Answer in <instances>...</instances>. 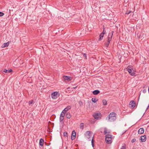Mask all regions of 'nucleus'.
<instances>
[{"label":"nucleus","instance_id":"7c9ffc66","mask_svg":"<svg viewBox=\"0 0 149 149\" xmlns=\"http://www.w3.org/2000/svg\"><path fill=\"white\" fill-rule=\"evenodd\" d=\"M4 15V13L1 12H0V17H2Z\"/></svg>","mask_w":149,"mask_h":149},{"label":"nucleus","instance_id":"a19ab883","mask_svg":"<svg viewBox=\"0 0 149 149\" xmlns=\"http://www.w3.org/2000/svg\"><path fill=\"white\" fill-rule=\"evenodd\" d=\"M132 149H135V148H133Z\"/></svg>","mask_w":149,"mask_h":149},{"label":"nucleus","instance_id":"f257e3e1","mask_svg":"<svg viewBox=\"0 0 149 149\" xmlns=\"http://www.w3.org/2000/svg\"><path fill=\"white\" fill-rule=\"evenodd\" d=\"M129 73V74L131 76H134L136 73V71L134 70L133 69V67L132 66H128L126 68Z\"/></svg>","mask_w":149,"mask_h":149},{"label":"nucleus","instance_id":"f704fd0d","mask_svg":"<svg viewBox=\"0 0 149 149\" xmlns=\"http://www.w3.org/2000/svg\"><path fill=\"white\" fill-rule=\"evenodd\" d=\"M136 141V139H133L131 141L132 143H133L135 141Z\"/></svg>","mask_w":149,"mask_h":149},{"label":"nucleus","instance_id":"bb28decb","mask_svg":"<svg viewBox=\"0 0 149 149\" xmlns=\"http://www.w3.org/2000/svg\"><path fill=\"white\" fill-rule=\"evenodd\" d=\"M63 136L65 137H68V133L67 132H65L63 133Z\"/></svg>","mask_w":149,"mask_h":149},{"label":"nucleus","instance_id":"393cba45","mask_svg":"<svg viewBox=\"0 0 149 149\" xmlns=\"http://www.w3.org/2000/svg\"><path fill=\"white\" fill-rule=\"evenodd\" d=\"M84 123H81L80 125V128L81 129L83 130L84 129Z\"/></svg>","mask_w":149,"mask_h":149},{"label":"nucleus","instance_id":"c756f323","mask_svg":"<svg viewBox=\"0 0 149 149\" xmlns=\"http://www.w3.org/2000/svg\"><path fill=\"white\" fill-rule=\"evenodd\" d=\"M33 100H30L29 102V104H32L33 103Z\"/></svg>","mask_w":149,"mask_h":149},{"label":"nucleus","instance_id":"2f4dec72","mask_svg":"<svg viewBox=\"0 0 149 149\" xmlns=\"http://www.w3.org/2000/svg\"><path fill=\"white\" fill-rule=\"evenodd\" d=\"M106 32V31L105 30V28L104 27H103V30L102 33H103V34L104 35L105 33Z\"/></svg>","mask_w":149,"mask_h":149},{"label":"nucleus","instance_id":"9b49d317","mask_svg":"<svg viewBox=\"0 0 149 149\" xmlns=\"http://www.w3.org/2000/svg\"><path fill=\"white\" fill-rule=\"evenodd\" d=\"M93 116L95 118L98 119L99 117H101L102 116L101 114L100 113H97L95 114V115Z\"/></svg>","mask_w":149,"mask_h":149},{"label":"nucleus","instance_id":"e433bc0d","mask_svg":"<svg viewBox=\"0 0 149 149\" xmlns=\"http://www.w3.org/2000/svg\"><path fill=\"white\" fill-rule=\"evenodd\" d=\"M126 148V146H122L120 149H125Z\"/></svg>","mask_w":149,"mask_h":149},{"label":"nucleus","instance_id":"0eeeda50","mask_svg":"<svg viewBox=\"0 0 149 149\" xmlns=\"http://www.w3.org/2000/svg\"><path fill=\"white\" fill-rule=\"evenodd\" d=\"M63 79L65 80H67L68 81H71L72 79V77L67 76H63L62 77Z\"/></svg>","mask_w":149,"mask_h":149},{"label":"nucleus","instance_id":"ddd939ff","mask_svg":"<svg viewBox=\"0 0 149 149\" xmlns=\"http://www.w3.org/2000/svg\"><path fill=\"white\" fill-rule=\"evenodd\" d=\"M10 42V41H8L7 42L3 43L2 46V47L3 48L8 47L9 45Z\"/></svg>","mask_w":149,"mask_h":149},{"label":"nucleus","instance_id":"6e6552de","mask_svg":"<svg viewBox=\"0 0 149 149\" xmlns=\"http://www.w3.org/2000/svg\"><path fill=\"white\" fill-rule=\"evenodd\" d=\"M58 93L57 92H54L51 94V97L54 99H56L57 97V95Z\"/></svg>","mask_w":149,"mask_h":149},{"label":"nucleus","instance_id":"c85d7f7f","mask_svg":"<svg viewBox=\"0 0 149 149\" xmlns=\"http://www.w3.org/2000/svg\"><path fill=\"white\" fill-rule=\"evenodd\" d=\"M66 112L63 111V110L62 111V112L61 113V114H62V116H65V113H66Z\"/></svg>","mask_w":149,"mask_h":149},{"label":"nucleus","instance_id":"4c0bfd02","mask_svg":"<svg viewBox=\"0 0 149 149\" xmlns=\"http://www.w3.org/2000/svg\"><path fill=\"white\" fill-rule=\"evenodd\" d=\"M146 89H144L142 91V92L143 93H145L146 92Z\"/></svg>","mask_w":149,"mask_h":149},{"label":"nucleus","instance_id":"412c9836","mask_svg":"<svg viewBox=\"0 0 149 149\" xmlns=\"http://www.w3.org/2000/svg\"><path fill=\"white\" fill-rule=\"evenodd\" d=\"M65 116L68 118H71V115L70 113L69 112L65 114Z\"/></svg>","mask_w":149,"mask_h":149},{"label":"nucleus","instance_id":"473e14b6","mask_svg":"<svg viewBox=\"0 0 149 149\" xmlns=\"http://www.w3.org/2000/svg\"><path fill=\"white\" fill-rule=\"evenodd\" d=\"M132 12V11H127L126 13H125V14H127V15H128L130 13H131Z\"/></svg>","mask_w":149,"mask_h":149},{"label":"nucleus","instance_id":"4be33fe9","mask_svg":"<svg viewBox=\"0 0 149 149\" xmlns=\"http://www.w3.org/2000/svg\"><path fill=\"white\" fill-rule=\"evenodd\" d=\"M102 104L103 105L105 106L107 105V101L106 100H102Z\"/></svg>","mask_w":149,"mask_h":149},{"label":"nucleus","instance_id":"aec40b11","mask_svg":"<svg viewBox=\"0 0 149 149\" xmlns=\"http://www.w3.org/2000/svg\"><path fill=\"white\" fill-rule=\"evenodd\" d=\"M86 136H91V131H87L86 132V134H85Z\"/></svg>","mask_w":149,"mask_h":149},{"label":"nucleus","instance_id":"f8f14e48","mask_svg":"<svg viewBox=\"0 0 149 149\" xmlns=\"http://www.w3.org/2000/svg\"><path fill=\"white\" fill-rule=\"evenodd\" d=\"M144 132V129L143 128H140L138 131V133L139 134H143Z\"/></svg>","mask_w":149,"mask_h":149},{"label":"nucleus","instance_id":"58836bf2","mask_svg":"<svg viewBox=\"0 0 149 149\" xmlns=\"http://www.w3.org/2000/svg\"><path fill=\"white\" fill-rule=\"evenodd\" d=\"M77 87V86H76V87H73V88L74 89H75Z\"/></svg>","mask_w":149,"mask_h":149},{"label":"nucleus","instance_id":"4468645a","mask_svg":"<svg viewBox=\"0 0 149 149\" xmlns=\"http://www.w3.org/2000/svg\"><path fill=\"white\" fill-rule=\"evenodd\" d=\"M44 142V140L43 139L41 138L40 140L39 145L41 146H43Z\"/></svg>","mask_w":149,"mask_h":149},{"label":"nucleus","instance_id":"5701e85b","mask_svg":"<svg viewBox=\"0 0 149 149\" xmlns=\"http://www.w3.org/2000/svg\"><path fill=\"white\" fill-rule=\"evenodd\" d=\"M78 104L80 107H81L83 105V103L81 101H78Z\"/></svg>","mask_w":149,"mask_h":149},{"label":"nucleus","instance_id":"1a4fd4ad","mask_svg":"<svg viewBox=\"0 0 149 149\" xmlns=\"http://www.w3.org/2000/svg\"><path fill=\"white\" fill-rule=\"evenodd\" d=\"M76 136V133L75 131L74 130L72 131L71 136V139L72 140H73L75 139Z\"/></svg>","mask_w":149,"mask_h":149},{"label":"nucleus","instance_id":"39448f33","mask_svg":"<svg viewBox=\"0 0 149 149\" xmlns=\"http://www.w3.org/2000/svg\"><path fill=\"white\" fill-rule=\"evenodd\" d=\"M135 35L136 37V36L137 38L139 39L142 38L143 37L140 31H136L135 32Z\"/></svg>","mask_w":149,"mask_h":149},{"label":"nucleus","instance_id":"b1692460","mask_svg":"<svg viewBox=\"0 0 149 149\" xmlns=\"http://www.w3.org/2000/svg\"><path fill=\"white\" fill-rule=\"evenodd\" d=\"M92 101L94 103H96L97 101V99L95 97L93 98L92 99Z\"/></svg>","mask_w":149,"mask_h":149},{"label":"nucleus","instance_id":"f3484780","mask_svg":"<svg viewBox=\"0 0 149 149\" xmlns=\"http://www.w3.org/2000/svg\"><path fill=\"white\" fill-rule=\"evenodd\" d=\"M62 115V114H61L59 118L60 122V123H61L64 120V116Z\"/></svg>","mask_w":149,"mask_h":149},{"label":"nucleus","instance_id":"ea45409f","mask_svg":"<svg viewBox=\"0 0 149 149\" xmlns=\"http://www.w3.org/2000/svg\"><path fill=\"white\" fill-rule=\"evenodd\" d=\"M145 87V86H144L143 87V88H144Z\"/></svg>","mask_w":149,"mask_h":149},{"label":"nucleus","instance_id":"a211bd4d","mask_svg":"<svg viewBox=\"0 0 149 149\" xmlns=\"http://www.w3.org/2000/svg\"><path fill=\"white\" fill-rule=\"evenodd\" d=\"M104 34H103V33H101L99 35V38L98 39V41H100L102 39L103 37H104Z\"/></svg>","mask_w":149,"mask_h":149},{"label":"nucleus","instance_id":"a878e982","mask_svg":"<svg viewBox=\"0 0 149 149\" xmlns=\"http://www.w3.org/2000/svg\"><path fill=\"white\" fill-rule=\"evenodd\" d=\"M94 140L92 138V139L91 140V144L92 145V146L93 147L94 146Z\"/></svg>","mask_w":149,"mask_h":149},{"label":"nucleus","instance_id":"cd10ccee","mask_svg":"<svg viewBox=\"0 0 149 149\" xmlns=\"http://www.w3.org/2000/svg\"><path fill=\"white\" fill-rule=\"evenodd\" d=\"M104 129V134H105L107 133H109V132H107V129L106 128H105Z\"/></svg>","mask_w":149,"mask_h":149},{"label":"nucleus","instance_id":"7ed1b4c3","mask_svg":"<svg viewBox=\"0 0 149 149\" xmlns=\"http://www.w3.org/2000/svg\"><path fill=\"white\" fill-rule=\"evenodd\" d=\"M113 33V31L111 32L110 33H109L108 35L107 41V42H106L105 44L106 47H108L110 42L112 39Z\"/></svg>","mask_w":149,"mask_h":149},{"label":"nucleus","instance_id":"2eb2a0df","mask_svg":"<svg viewBox=\"0 0 149 149\" xmlns=\"http://www.w3.org/2000/svg\"><path fill=\"white\" fill-rule=\"evenodd\" d=\"M13 71V70L11 69H10L8 70H7L6 69H5L3 71V72H5L6 73H9L10 72H12Z\"/></svg>","mask_w":149,"mask_h":149},{"label":"nucleus","instance_id":"c9c22d12","mask_svg":"<svg viewBox=\"0 0 149 149\" xmlns=\"http://www.w3.org/2000/svg\"><path fill=\"white\" fill-rule=\"evenodd\" d=\"M86 136V137L88 139H89V140L90 141L91 140V136Z\"/></svg>","mask_w":149,"mask_h":149},{"label":"nucleus","instance_id":"dca6fc26","mask_svg":"<svg viewBox=\"0 0 149 149\" xmlns=\"http://www.w3.org/2000/svg\"><path fill=\"white\" fill-rule=\"evenodd\" d=\"M100 93V91L98 90H96L93 91L92 92L93 93L94 95H97L99 93Z\"/></svg>","mask_w":149,"mask_h":149},{"label":"nucleus","instance_id":"f03ea898","mask_svg":"<svg viewBox=\"0 0 149 149\" xmlns=\"http://www.w3.org/2000/svg\"><path fill=\"white\" fill-rule=\"evenodd\" d=\"M116 114L114 112H112L110 113L108 117V120L110 121H113L116 119Z\"/></svg>","mask_w":149,"mask_h":149},{"label":"nucleus","instance_id":"20e7f679","mask_svg":"<svg viewBox=\"0 0 149 149\" xmlns=\"http://www.w3.org/2000/svg\"><path fill=\"white\" fill-rule=\"evenodd\" d=\"M112 136L110 134H108L105 136V141L107 143L110 144L112 143Z\"/></svg>","mask_w":149,"mask_h":149},{"label":"nucleus","instance_id":"9d476101","mask_svg":"<svg viewBox=\"0 0 149 149\" xmlns=\"http://www.w3.org/2000/svg\"><path fill=\"white\" fill-rule=\"evenodd\" d=\"M146 140V135L142 136L141 137L140 140L141 142H145Z\"/></svg>","mask_w":149,"mask_h":149},{"label":"nucleus","instance_id":"6ab92c4d","mask_svg":"<svg viewBox=\"0 0 149 149\" xmlns=\"http://www.w3.org/2000/svg\"><path fill=\"white\" fill-rule=\"evenodd\" d=\"M71 109L70 106H68L66 107L64 109L63 111L66 112V111H68L69 109Z\"/></svg>","mask_w":149,"mask_h":149},{"label":"nucleus","instance_id":"72a5a7b5","mask_svg":"<svg viewBox=\"0 0 149 149\" xmlns=\"http://www.w3.org/2000/svg\"><path fill=\"white\" fill-rule=\"evenodd\" d=\"M84 57L85 58V59H87L86 54V53H84L83 54Z\"/></svg>","mask_w":149,"mask_h":149},{"label":"nucleus","instance_id":"423d86ee","mask_svg":"<svg viewBox=\"0 0 149 149\" xmlns=\"http://www.w3.org/2000/svg\"><path fill=\"white\" fill-rule=\"evenodd\" d=\"M136 103L134 100L130 101L129 104V106L132 108H134L136 106Z\"/></svg>","mask_w":149,"mask_h":149}]
</instances>
